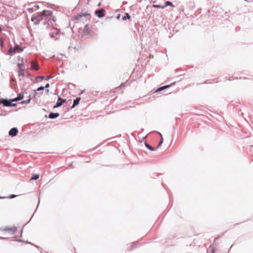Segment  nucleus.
Instances as JSON below:
<instances>
[{"mask_svg":"<svg viewBox=\"0 0 253 253\" xmlns=\"http://www.w3.org/2000/svg\"><path fill=\"white\" fill-rule=\"evenodd\" d=\"M42 17H46V18H45V19H48V20H50L52 18V20L55 21L53 17H52V12L48 10H43L42 12L38 13L37 16H33L31 18V20L35 23L37 24L43 19V18Z\"/></svg>","mask_w":253,"mask_h":253,"instance_id":"f257e3e1","label":"nucleus"},{"mask_svg":"<svg viewBox=\"0 0 253 253\" xmlns=\"http://www.w3.org/2000/svg\"><path fill=\"white\" fill-rule=\"evenodd\" d=\"M50 36L55 40H58L60 37L58 30L57 29H53V32L50 33Z\"/></svg>","mask_w":253,"mask_h":253,"instance_id":"f03ea898","label":"nucleus"},{"mask_svg":"<svg viewBox=\"0 0 253 253\" xmlns=\"http://www.w3.org/2000/svg\"><path fill=\"white\" fill-rule=\"evenodd\" d=\"M22 51V49L19 45H16L15 47H10L9 49V52L10 53H15L17 52H20Z\"/></svg>","mask_w":253,"mask_h":253,"instance_id":"7ed1b4c3","label":"nucleus"},{"mask_svg":"<svg viewBox=\"0 0 253 253\" xmlns=\"http://www.w3.org/2000/svg\"><path fill=\"white\" fill-rule=\"evenodd\" d=\"M1 103L3 104L5 106H15V104H12L11 102H9V101L7 100H2L1 102Z\"/></svg>","mask_w":253,"mask_h":253,"instance_id":"20e7f679","label":"nucleus"},{"mask_svg":"<svg viewBox=\"0 0 253 253\" xmlns=\"http://www.w3.org/2000/svg\"><path fill=\"white\" fill-rule=\"evenodd\" d=\"M17 133H18V130L15 127L11 128L10 130V131H9V135H11L12 136H16L17 135Z\"/></svg>","mask_w":253,"mask_h":253,"instance_id":"39448f33","label":"nucleus"},{"mask_svg":"<svg viewBox=\"0 0 253 253\" xmlns=\"http://www.w3.org/2000/svg\"><path fill=\"white\" fill-rule=\"evenodd\" d=\"M66 102L65 99H62L61 98L59 97L56 105L54 107V108L61 106L62 104Z\"/></svg>","mask_w":253,"mask_h":253,"instance_id":"423d86ee","label":"nucleus"},{"mask_svg":"<svg viewBox=\"0 0 253 253\" xmlns=\"http://www.w3.org/2000/svg\"><path fill=\"white\" fill-rule=\"evenodd\" d=\"M84 31L85 33L88 34V35L92 34L91 28L88 25L85 26V27H84Z\"/></svg>","mask_w":253,"mask_h":253,"instance_id":"0eeeda50","label":"nucleus"},{"mask_svg":"<svg viewBox=\"0 0 253 253\" xmlns=\"http://www.w3.org/2000/svg\"><path fill=\"white\" fill-rule=\"evenodd\" d=\"M19 71L18 72L19 75L24 76V64H19Z\"/></svg>","mask_w":253,"mask_h":253,"instance_id":"6e6552de","label":"nucleus"},{"mask_svg":"<svg viewBox=\"0 0 253 253\" xmlns=\"http://www.w3.org/2000/svg\"><path fill=\"white\" fill-rule=\"evenodd\" d=\"M89 14L87 13L84 14L83 13H81L75 17V19L77 21H80L81 20L83 17H85V16H87Z\"/></svg>","mask_w":253,"mask_h":253,"instance_id":"1a4fd4ad","label":"nucleus"},{"mask_svg":"<svg viewBox=\"0 0 253 253\" xmlns=\"http://www.w3.org/2000/svg\"><path fill=\"white\" fill-rule=\"evenodd\" d=\"M24 97V95H23V93H20L18 95V96L14 98V99L12 100V101H19V100H20L21 99H22Z\"/></svg>","mask_w":253,"mask_h":253,"instance_id":"9d476101","label":"nucleus"},{"mask_svg":"<svg viewBox=\"0 0 253 253\" xmlns=\"http://www.w3.org/2000/svg\"><path fill=\"white\" fill-rule=\"evenodd\" d=\"M104 10L103 9H101V10H98V11H96V13H97L98 14V17H103L104 16Z\"/></svg>","mask_w":253,"mask_h":253,"instance_id":"9b49d317","label":"nucleus"},{"mask_svg":"<svg viewBox=\"0 0 253 253\" xmlns=\"http://www.w3.org/2000/svg\"><path fill=\"white\" fill-rule=\"evenodd\" d=\"M59 115V113H50L49 115V117L50 119H54L58 117Z\"/></svg>","mask_w":253,"mask_h":253,"instance_id":"f8f14e48","label":"nucleus"},{"mask_svg":"<svg viewBox=\"0 0 253 253\" xmlns=\"http://www.w3.org/2000/svg\"><path fill=\"white\" fill-rule=\"evenodd\" d=\"M80 100V98H77L76 99L74 100V103L72 107H74L75 106L77 105L79 103V101Z\"/></svg>","mask_w":253,"mask_h":253,"instance_id":"ddd939ff","label":"nucleus"},{"mask_svg":"<svg viewBox=\"0 0 253 253\" xmlns=\"http://www.w3.org/2000/svg\"><path fill=\"white\" fill-rule=\"evenodd\" d=\"M170 85H165V86H162V87H161L160 88H159L156 91H162L166 88H168Z\"/></svg>","mask_w":253,"mask_h":253,"instance_id":"4468645a","label":"nucleus"},{"mask_svg":"<svg viewBox=\"0 0 253 253\" xmlns=\"http://www.w3.org/2000/svg\"><path fill=\"white\" fill-rule=\"evenodd\" d=\"M31 68L36 71L38 70L40 68L38 64H32Z\"/></svg>","mask_w":253,"mask_h":253,"instance_id":"2eb2a0df","label":"nucleus"},{"mask_svg":"<svg viewBox=\"0 0 253 253\" xmlns=\"http://www.w3.org/2000/svg\"><path fill=\"white\" fill-rule=\"evenodd\" d=\"M168 5H170V6H173V7L174 6V5L172 4V3L171 2L169 1H166L165 2V5H163V6H165V8L166 6H167Z\"/></svg>","mask_w":253,"mask_h":253,"instance_id":"dca6fc26","label":"nucleus"},{"mask_svg":"<svg viewBox=\"0 0 253 253\" xmlns=\"http://www.w3.org/2000/svg\"><path fill=\"white\" fill-rule=\"evenodd\" d=\"M39 178V174H33V176L31 178V180H37Z\"/></svg>","mask_w":253,"mask_h":253,"instance_id":"f3484780","label":"nucleus"},{"mask_svg":"<svg viewBox=\"0 0 253 253\" xmlns=\"http://www.w3.org/2000/svg\"><path fill=\"white\" fill-rule=\"evenodd\" d=\"M153 7H155V8H165V6H163V5H157V4H153Z\"/></svg>","mask_w":253,"mask_h":253,"instance_id":"a211bd4d","label":"nucleus"},{"mask_svg":"<svg viewBox=\"0 0 253 253\" xmlns=\"http://www.w3.org/2000/svg\"><path fill=\"white\" fill-rule=\"evenodd\" d=\"M130 18V15L128 13H126V15L123 17V20H126V19H129Z\"/></svg>","mask_w":253,"mask_h":253,"instance_id":"6ab92c4d","label":"nucleus"},{"mask_svg":"<svg viewBox=\"0 0 253 253\" xmlns=\"http://www.w3.org/2000/svg\"><path fill=\"white\" fill-rule=\"evenodd\" d=\"M8 230H10L11 232L14 233L16 231V228L15 227H11L9 229H7Z\"/></svg>","mask_w":253,"mask_h":253,"instance_id":"aec40b11","label":"nucleus"},{"mask_svg":"<svg viewBox=\"0 0 253 253\" xmlns=\"http://www.w3.org/2000/svg\"><path fill=\"white\" fill-rule=\"evenodd\" d=\"M146 146L151 151H153L154 150L153 147H152L151 146H150L147 143H146Z\"/></svg>","mask_w":253,"mask_h":253,"instance_id":"412c9836","label":"nucleus"},{"mask_svg":"<svg viewBox=\"0 0 253 253\" xmlns=\"http://www.w3.org/2000/svg\"><path fill=\"white\" fill-rule=\"evenodd\" d=\"M30 100H31V99H29L28 100L23 101H22L21 102V103H22V104H24V103L28 104V103H30Z\"/></svg>","mask_w":253,"mask_h":253,"instance_id":"4be33fe9","label":"nucleus"},{"mask_svg":"<svg viewBox=\"0 0 253 253\" xmlns=\"http://www.w3.org/2000/svg\"><path fill=\"white\" fill-rule=\"evenodd\" d=\"M3 40L2 38H1L0 39V45L1 46V47H3Z\"/></svg>","mask_w":253,"mask_h":253,"instance_id":"5701e85b","label":"nucleus"},{"mask_svg":"<svg viewBox=\"0 0 253 253\" xmlns=\"http://www.w3.org/2000/svg\"><path fill=\"white\" fill-rule=\"evenodd\" d=\"M44 88V87L43 86H41L40 87H39L38 89H37V91H40V90H43Z\"/></svg>","mask_w":253,"mask_h":253,"instance_id":"b1692460","label":"nucleus"},{"mask_svg":"<svg viewBox=\"0 0 253 253\" xmlns=\"http://www.w3.org/2000/svg\"><path fill=\"white\" fill-rule=\"evenodd\" d=\"M44 79L43 77H38L37 78V79H40V80H43Z\"/></svg>","mask_w":253,"mask_h":253,"instance_id":"393cba45","label":"nucleus"},{"mask_svg":"<svg viewBox=\"0 0 253 253\" xmlns=\"http://www.w3.org/2000/svg\"><path fill=\"white\" fill-rule=\"evenodd\" d=\"M49 87V84H47L45 86V88H48Z\"/></svg>","mask_w":253,"mask_h":253,"instance_id":"a878e982","label":"nucleus"},{"mask_svg":"<svg viewBox=\"0 0 253 253\" xmlns=\"http://www.w3.org/2000/svg\"><path fill=\"white\" fill-rule=\"evenodd\" d=\"M16 197V195H12L10 197H9L10 198H13Z\"/></svg>","mask_w":253,"mask_h":253,"instance_id":"bb28decb","label":"nucleus"},{"mask_svg":"<svg viewBox=\"0 0 253 253\" xmlns=\"http://www.w3.org/2000/svg\"><path fill=\"white\" fill-rule=\"evenodd\" d=\"M163 142V138L161 140L160 142H159V145H161Z\"/></svg>","mask_w":253,"mask_h":253,"instance_id":"cd10ccee","label":"nucleus"},{"mask_svg":"<svg viewBox=\"0 0 253 253\" xmlns=\"http://www.w3.org/2000/svg\"><path fill=\"white\" fill-rule=\"evenodd\" d=\"M1 31V28L0 27V32Z\"/></svg>","mask_w":253,"mask_h":253,"instance_id":"c85d7f7f","label":"nucleus"},{"mask_svg":"<svg viewBox=\"0 0 253 253\" xmlns=\"http://www.w3.org/2000/svg\"><path fill=\"white\" fill-rule=\"evenodd\" d=\"M5 198V197H0V199H1V198Z\"/></svg>","mask_w":253,"mask_h":253,"instance_id":"c756f323","label":"nucleus"}]
</instances>
